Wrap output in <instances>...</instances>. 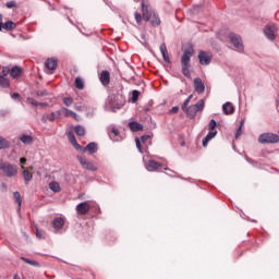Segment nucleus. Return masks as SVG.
Here are the masks:
<instances>
[{
	"instance_id": "obj_2",
	"label": "nucleus",
	"mask_w": 279,
	"mask_h": 279,
	"mask_svg": "<svg viewBox=\"0 0 279 279\" xmlns=\"http://www.w3.org/2000/svg\"><path fill=\"white\" fill-rule=\"evenodd\" d=\"M153 15L154 11H151V7L145 3V1H142V15L138 12L134 14L137 25H141V23H143V20L146 21V23L149 22Z\"/></svg>"
},
{
	"instance_id": "obj_55",
	"label": "nucleus",
	"mask_w": 279,
	"mask_h": 279,
	"mask_svg": "<svg viewBox=\"0 0 279 279\" xmlns=\"http://www.w3.org/2000/svg\"><path fill=\"white\" fill-rule=\"evenodd\" d=\"M3 31V23H0V32Z\"/></svg>"
},
{
	"instance_id": "obj_43",
	"label": "nucleus",
	"mask_w": 279,
	"mask_h": 279,
	"mask_svg": "<svg viewBox=\"0 0 279 279\" xmlns=\"http://www.w3.org/2000/svg\"><path fill=\"white\" fill-rule=\"evenodd\" d=\"M189 104H191V98L184 100L182 105V110H186V108H189Z\"/></svg>"
},
{
	"instance_id": "obj_34",
	"label": "nucleus",
	"mask_w": 279,
	"mask_h": 279,
	"mask_svg": "<svg viewBox=\"0 0 279 279\" xmlns=\"http://www.w3.org/2000/svg\"><path fill=\"white\" fill-rule=\"evenodd\" d=\"M23 175H24L25 182H32V178H34V175L29 172V170H24Z\"/></svg>"
},
{
	"instance_id": "obj_48",
	"label": "nucleus",
	"mask_w": 279,
	"mask_h": 279,
	"mask_svg": "<svg viewBox=\"0 0 279 279\" xmlns=\"http://www.w3.org/2000/svg\"><path fill=\"white\" fill-rule=\"evenodd\" d=\"M135 143H136V147L140 151H143V149L141 148V140L135 138Z\"/></svg>"
},
{
	"instance_id": "obj_41",
	"label": "nucleus",
	"mask_w": 279,
	"mask_h": 279,
	"mask_svg": "<svg viewBox=\"0 0 279 279\" xmlns=\"http://www.w3.org/2000/svg\"><path fill=\"white\" fill-rule=\"evenodd\" d=\"M36 95L37 97H47V95H49V92H47V89L37 90Z\"/></svg>"
},
{
	"instance_id": "obj_11",
	"label": "nucleus",
	"mask_w": 279,
	"mask_h": 279,
	"mask_svg": "<svg viewBox=\"0 0 279 279\" xmlns=\"http://www.w3.org/2000/svg\"><path fill=\"white\" fill-rule=\"evenodd\" d=\"M76 213H77V215H81L82 217H84L85 215H88V213H90V203L88 201L80 203L76 206Z\"/></svg>"
},
{
	"instance_id": "obj_19",
	"label": "nucleus",
	"mask_w": 279,
	"mask_h": 279,
	"mask_svg": "<svg viewBox=\"0 0 279 279\" xmlns=\"http://www.w3.org/2000/svg\"><path fill=\"white\" fill-rule=\"evenodd\" d=\"M45 66L49 71H56V69L58 68V60H56V59H48L45 62Z\"/></svg>"
},
{
	"instance_id": "obj_44",
	"label": "nucleus",
	"mask_w": 279,
	"mask_h": 279,
	"mask_svg": "<svg viewBox=\"0 0 279 279\" xmlns=\"http://www.w3.org/2000/svg\"><path fill=\"white\" fill-rule=\"evenodd\" d=\"M27 101L31 104V106H38V101H36L34 98H27Z\"/></svg>"
},
{
	"instance_id": "obj_9",
	"label": "nucleus",
	"mask_w": 279,
	"mask_h": 279,
	"mask_svg": "<svg viewBox=\"0 0 279 279\" xmlns=\"http://www.w3.org/2000/svg\"><path fill=\"white\" fill-rule=\"evenodd\" d=\"M278 32V26L276 24H269L265 27L264 33L268 40H276V33Z\"/></svg>"
},
{
	"instance_id": "obj_25",
	"label": "nucleus",
	"mask_w": 279,
	"mask_h": 279,
	"mask_svg": "<svg viewBox=\"0 0 279 279\" xmlns=\"http://www.w3.org/2000/svg\"><path fill=\"white\" fill-rule=\"evenodd\" d=\"M89 151V154H97V143L92 142L89 143L84 149L83 151Z\"/></svg>"
},
{
	"instance_id": "obj_1",
	"label": "nucleus",
	"mask_w": 279,
	"mask_h": 279,
	"mask_svg": "<svg viewBox=\"0 0 279 279\" xmlns=\"http://www.w3.org/2000/svg\"><path fill=\"white\" fill-rule=\"evenodd\" d=\"M193 46H189L181 57L182 73L183 75H185V77H189V75H191L189 69H191V58H193Z\"/></svg>"
},
{
	"instance_id": "obj_7",
	"label": "nucleus",
	"mask_w": 279,
	"mask_h": 279,
	"mask_svg": "<svg viewBox=\"0 0 279 279\" xmlns=\"http://www.w3.org/2000/svg\"><path fill=\"white\" fill-rule=\"evenodd\" d=\"M76 160H78L80 165L86 171H97V163H95L93 161H88V159H86V157L77 156Z\"/></svg>"
},
{
	"instance_id": "obj_22",
	"label": "nucleus",
	"mask_w": 279,
	"mask_h": 279,
	"mask_svg": "<svg viewBox=\"0 0 279 279\" xmlns=\"http://www.w3.org/2000/svg\"><path fill=\"white\" fill-rule=\"evenodd\" d=\"M222 110L225 114H234V106L232 105V102H226L225 105H222Z\"/></svg>"
},
{
	"instance_id": "obj_38",
	"label": "nucleus",
	"mask_w": 279,
	"mask_h": 279,
	"mask_svg": "<svg viewBox=\"0 0 279 279\" xmlns=\"http://www.w3.org/2000/svg\"><path fill=\"white\" fill-rule=\"evenodd\" d=\"M13 196L15 197V201L19 204V208H21V205L23 204V199L21 198V193L20 192H14Z\"/></svg>"
},
{
	"instance_id": "obj_45",
	"label": "nucleus",
	"mask_w": 279,
	"mask_h": 279,
	"mask_svg": "<svg viewBox=\"0 0 279 279\" xmlns=\"http://www.w3.org/2000/svg\"><path fill=\"white\" fill-rule=\"evenodd\" d=\"M7 8L9 9L16 8V2L14 1L7 2Z\"/></svg>"
},
{
	"instance_id": "obj_28",
	"label": "nucleus",
	"mask_w": 279,
	"mask_h": 279,
	"mask_svg": "<svg viewBox=\"0 0 279 279\" xmlns=\"http://www.w3.org/2000/svg\"><path fill=\"white\" fill-rule=\"evenodd\" d=\"M3 29H7V32H10L12 29H16V24L12 21H8L3 24Z\"/></svg>"
},
{
	"instance_id": "obj_18",
	"label": "nucleus",
	"mask_w": 279,
	"mask_h": 279,
	"mask_svg": "<svg viewBox=\"0 0 279 279\" xmlns=\"http://www.w3.org/2000/svg\"><path fill=\"white\" fill-rule=\"evenodd\" d=\"M108 134L111 141H114L116 143H119V141H121V133L117 129H111Z\"/></svg>"
},
{
	"instance_id": "obj_26",
	"label": "nucleus",
	"mask_w": 279,
	"mask_h": 279,
	"mask_svg": "<svg viewBox=\"0 0 279 279\" xmlns=\"http://www.w3.org/2000/svg\"><path fill=\"white\" fill-rule=\"evenodd\" d=\"M21 143H23L24 145H32L34 143V137H32L31 135H22L20 137Z\"/></svg>"
},
{
	"instance_id": "obj_56",
	"label": "nucleus",
	"mask_w": 279,
	"mask_h": 279,
	"mask_svg": "<svg viewBox=\"0 0 279 279\" xmlns=\"http://www.w3.org/2000/svg\"><path fill=\"white\" fill-rule=\"evenodd\" d=\"M0 23H3V15L0 14Z\"/></svg>"
},
{
	"instance_id": "obj_17",
	"label": "nucleus",
	"mask_w": 279,
	"mask_h": 279,
	"mask_svg": "<svg viewBox=\"0 0 279 279\" xmlns=\"http://www.w3.org/2000/svg\"><path fill=\"white\" fill-rule=\"evenodd\" d=\"M159 49H160V52L162 54V58H163L165 62L170 64L171 63V59L169 58V51L167 50V45L166 44H161Z\"/></svg>"
},
{
	"instance_id": "obj_52",
	"label": "nucleus",
	"mask_w": 279,
	"mask_h": 279,
	"mask_svg": "<svg viewBox=\"0 0 279 279\" xmlns=\"http://www.w3.org/2000/svg\"><path fill=\"white\" fill-rule=\"evenodd\" d=\"M20 162H21V165H25V162H27V159H26L25 157H22V158L20 159Z\"/></svg>"
},
{
	"instance_id": "obj_49",
	"label": "nucleus",
	"mask_w": 279,
	"mask_h": 279,
	"mask_svg": "<svg viewBox=\"0 0 279 279\" xmlns=\"http://www.w3.org/2000/svg\"><path fill=\"white\" fill-rule=\"evenodd\" d=\"M11 97L12 99H21V95L19 93H13Z\"/></svg>"
},
{
	"instance_id": "obj_12",
	"label": "nucleus",
	"mask_w": 279,
	"mask_h": 279,
	"mask_svg": "<svg viewBox=\"0 0 279 279\" xmlns=\"http://www.w3.org/2000/svg\"><path fill=\"white\" fill-rule=\"evenodd\" d=\"M57 114H63V117L69 118V117H73L74 121H80V116H77V113H75L74 111H71L70 109L66 108H61L59 111H57Z\"/></svg>"
},
{
	"instance_id": "obj_51",
	"label": "nucleus",
	"mask_w": 279,
	"mask_h": 279,
	"mask_svg": "<svg viewBox=\"0 0 279 279\" xmlns=\"http://www.w3.org/2000/svg\"><path fill=\"white\" fill-rule=\"evenodd\" d=\"M75 110H77L78 112H82V110H84V107L82 106H74Z\"/></svg>"
},
{
	"instance_id": "obj_50",
	"label": "nucleus",
	"mask_w": 279,
	"mask_h": 279,
	"mask_svg": "<svg viewBox=\"0 0 279 279\" xmlns=\"http://www.w3.org/2000/svg\"><path fill=\"white\" fill-rule=\"evenodd\" d=\"M72 145L75 149H77V151H80V149H82V145L77 144V142H76V144H72Z\"/></svg>"
},
{
	"instance_id": "obj_13",
	"label": "nucleus",
	"mask_w": 279,
	"mask_h": 279,
	"mask_svg": "<svg viewBox=\"0 0 279 279\" xmlns=\"http://www.w3.org/2000/svg\"><path fill=\"white\" fill-rule=\"evenodd\" d=\"M99 81L102 84V86H109L110 85V73L108 72V70H104L99 74Z\"/></svg>"
},
{
	"instance_id": "obj_3",
	"label": "nucleus",
	"mask_w": 279,
	"mask_h": 279,
	"mask_svg": "<svg viewBox=\"0 0 279 279\" xmlns=\"http://www.w3.org/2000/svg\"><path fill=\"white\" fill-rule=\"evenodd\" d=\"M0 173L4 175V178H14L17 175L19 169L12 163L4 162L0 163Z\"/></svg>"
},
{
	"instance_id": "obj_6",
	"label": "nucleus",
	"mask_w": 279,
	"mask_h": 279,
	"mask_svg": "<svg viewBox=\"0 0 279 279\" xmlns=\"http://www.w3.org/2000/svg\"><path fill=\"white\" fill-rule=\"evenodd\" d=\"M208 128H209V132L203 138V147H208V143H210V141H213V138L217 136V130H215V128H217V121L210 120Z\"/></svg>"
},
{
	"instance_id": "obj_5",
	"label": "nucleus",
	"mask_w": 279,
	"mask_h": 279,
	"mask_svg": "<svg viewBox=\"0 0 279 279\" xmlns=\"http://www.w3.org/2000/svg\"><path fill=\"white\" fill-rule=\"evenodd\" d=\"M258 143H260V145H275L279 143V135L276 133H263L258 137Z\"/></svg>"
},
{
	"instance_id": "obj_4",
	"label": "nucleus",
	"mask_w": 279,
	"mask_h": 279,
	"mask_svg": "<svg viewBox=\"0 0 279 279\" xmlns=\"http://www.w3.org/2000/svg\"><path fill=\"white\" fill-rule=\"evenodd\" d=\"M205 108L204 100H198L195 105H192L184 110L190 119H195L198 112H202Z\"/></svg>"
},
{
	"instance_id": "obj_14",
	"label": "nucleus",
	"mask_w": 279,
	"mask_h": 279,
	"mask_svg": "<svg viewBox=\"0 0 279 279\" xmlns=\"http://www.w3.org/2000/svg\"><path fill=\"white\" fill-rule=\"evenodd\" d=\"M194 88L196 93L202 94L206 90V85L202 78H194Z\"/></svg>"
},
{
	"instance_id": "obj_24",
	"label": "nucleus",
	"mask_w": 279,
	"mask_h": 279,
	"mask_svg": "<svg viewBox=\"0 0 279 279\" xmlns=\"http://www.w3.org/2000/svg\"><path fill=\"white\" fill-rule=\"evenodd\" d=\"M20 260H23V263H26V265H31L32 267L40 268V263L34 259H29L27 257H21Z\"/></svg>"
},
{
	"instance_id": "obj_31",
	"label": "nucleus",
	"mask_w": 279,
	"mask_h": 279,
	"mask_svg": "<svg viewBox=\"0 0 279 279\" xmlns=\"http://www.w3.org/2000/svg\"><path fill=\"white\" fill-rule=\"evenodd\" d=\"M75 87L78 90H84V80L82 77L78 76L75 78Z\"/></svg>"
},
{
	"instance_id": "obj_46",
	"label": "nucleus",
	"mask_w": 279,
	"mask_h": 279,
	"mask_svg": "<svg viewBox=\"0 0 279 279\" xmlns=\"http://www.w3.org/2000/svg\"><path fill=\"white\" fill-rule=\"evenodd\" d=\"M179 110H180V108L173 107V108L170 110V113H171V114H178Z\"/></svg>"
},
{
	"instance_id": "obj_47",
	"label": "nucleus",
	"mask_w": 279,
	"mask_h": 279,
	"mask_svg": "<svg viewBox=\"0 0 279 279\" xmlns=\"http://www.w3.org/2000/svg\"><path fill=\"white\" fill-rule=\"evenodd\" d=\"M149 135H143L142 137H141V141H142V143H147V141H149Z\"/></svg>"
},
{
	"instance_id": "obj_54",
	"label": "nucleus",
	"mask_w": 279,
	"mask_h": 279,
	"mask_svg": "<svg viewBox=\"0 0 279 279\" xmlns=\"http://www.w3.org/2000/svg\"><path fill=\"white\" fill-rule=\"evenodd\" d=\"M38 106H41V108H45V106H47L46 102H38Z\"/></svg>"
},
{
	"instance_id": "obj_27",
	"label": "nucleus",
	"mask_w": 279,
	"mask_h": 279,
	"mask_svg": "<svg viewBox=\"0 0 279 279\" xmlns=\"http://www.w3.org/2000/svg\"><path fill=\"white\" fill-rule=\"evenodd\" d=\"M74 132H75L76 136H85L86 135V129H84V126H82V125H76L74 128Z\"/></svg>"
},
{
	"instance_id": "obj_37",
	"label": "nucleus",
	"mask_w": 279,
	"mask_h": 279,
	"mask_svg": "<svg viewBox=\"0 0 279 279\" xmlns=\"http://www.w3.org/2000/svg\"><path fill=\"white\" fill-rule=\"evenodd\" d=\"M68 138L71 145H77V140H75V135L71 132L68 133Z\"/></svg>"
},
{
	"instance_id": "obj_57",
	"label": "nucleus",
	"mask_w": 279,
	"mask_h": 279,
	"mask_svg": "<svg viewBox=\"0 0 279 279\" xmlns=\"http://www.w3.org/2000/svg\"><path fill=\"white\" fill-rule=\"evenodd\" d=\"M187 99H190V101H191V99H193V95H190V96L187 97Z\"/></svg>"
},
{
	"instance_id": "obj_8",
	"label": "nucleus",
	"mask_w": 279,
	"mask_h": 279,
	"mask_svg": "<svg viewBox=\"0 0 279 279\" xmlns=\"http://www.w3.org/2000/svg\"><path fill=\"white\" fill-rule=\"evenodd\" d=\"M230 43L235 47L236 51H243V40L241 39V36L231 33L229 34Z\"/></svg>"
},
{
	"instance_id": "obj_23",
	"label": "nucleus",
	"mask_w": 279,
	"mask_h": 279,
	"mask_svg": "<svg viewBox=\"0 0 279 279\" xmlns=\"http://www.w3.org/2000/svg\"><path fill=\"white\" fill-rule=\"evenodd\" d=\"M129 128L131 132H141L143 130V124L138 122H130Z\"/></svg>"
},
{
	"instance_id": "obj_53",
	"label": "nucleus",
	"mask_w": 279,
	"mask_h": 279,
	"mask_svg": "<svg viewBox=\"0 0 279 279\" xmlns=\"http://www.w3.org/2000/svg\"><path fill=\"white\" fill-rule=\"evenodd\" d=\"M3 191H8V185L5 183H2Z\"/></svg>"
},
{
	"instance_id": "obj_33",
	"label": "nucleus",
	"mask_w": 279,
	"mask_h": 279,
	"mask_svg": "<svg viewBox=\"0 0 279 279\" xmlns=\"http://www.w3.org/2000/svg\"><path fill=\"white\" fill-rule=\"evenodd\" d=\"M44 123H47L48 121H56V113L46 114L43 117Z\"/></svg>"
},
{
	"instance_id": "obj_10",
	"label": "nucleus",
	"mask_w": 279,
	"mask_h": 279,
	"mask_svg": "<svg viewBox=\"0 0 279 279\" xmlns=\"http://www.w3.org/2000/svg\"><path fill=\"white\" fill-rule=\"evenodd\" d=\"M198 60H199V64H202L203 66H208V64H210V62L213 61V53L206 52V51H199Z\"/></svg>"
},
{
	"instance_id": "obj_20",
	"label": "nucleus",
	"mask_w": 279,
	"mask_h": 279,
	"mask_svg": "<svg viewBox=\"0 0 279 279\" xmlns=\"http://www.w3.org/2000/svg\"><path fill=\"white\" fill-rule=\"evenodd\" d=\"M150 25L153 27H159L161 21H160V16L158 15V13L153 12V15L150 16Z\"/></svg>"
},
{
	"instance_id": "obj_29",
	"label": "nucleus",
	"mask_w": 279,
	"mask_h": 279,
	"mask_svg": "<svg viewBox=\"0 0 279 279\" xmlns=\"http://www.w3.org/2000/svg\"><path fill=\"white\" fill-rule=\"evenodd\" d=\"M0 87L1 88H10V78L0 76Z\"/></svg>"
},
{
	"instance_id": "obj_15",
	"label": "nucleus",
	"mask_w": 279,
	"mask_h": 279,
	"mask_svg": "<svg viewBox=\"0 0 279 279\" xmlns=\"http://www.w3.org/2000/svg\"><path fill=\"white\" fill-rule=\"evenodd\" d=\"M160 167H162V163H160L154 159L148 160V162L146 163L147 171H156V170L160 169Z\"/></svg>"
},
{
	"instance_id": "obj_21",
	"label": "nucleus",
	"mask_w": 279,
	"mask_h": 279,
	"mask_svg": "<svg viewBox=\"0 0 279 279\" xmlns=\"http://www.w3.org/2000/svg\"><path fill=\"white\" fill-rule=\"evenodd\" d=\"M52 226L54 228V230H62V228H64V220L63 218H54L52 221Z\"/></svg>"
},
{
	"instance_id": "obj_32",
	"label": "nucleus",
	"mask_w": 279,
	"mask_h": 279,
	"mask_svg": "<svg viewBox=\"0 0 279 279\" xmlns=\"http://www.w3.org/2000/svg\"><path fill=\"white\" fill-rule=\"evenodd\" d=\"M10 142L3 137H0V149H8Z\"/></svg>"
},
{
	"instance_id": "obj_40",
	"label": "nucleus",
	"mask_w": 279,
	"mask_h": 279,
	"mask_svg": "<svg viewBox=\"0 0 279 279\" xmlns=\"http://www.w3.org/2000/svg\"><path fill=\"white\" fill-rule=\"evenodd\" d=\"M63 104L69 108V106H73V99L71 97L63 98Z\"/></svg>"
},
{
	"instance_id": "obj_35",
	"label": "nucleus",
	"mask_w": 279,
	"mask_h": 279,
	"mask_svg": "<svg viewBox=\"0 0 279 279\" xmlns=\"http://www.w3.org/2000/svg\"><path fill=\"white\" fill-rule=\"evenodd\" d=\"M138 97H141V92L138 90H133L132 92V102L136 104L138 101Z\"/></svg>"
},
{
	"instance_id": "obj_16",
	"label": "nucleus",
	"mask_w": 279,
	"mask_h": 279,
	"mask_svg": "<svg viewBox=\"0 0 279 279\" xmlns=\"http://www.w3.org/2000/svg\"><path fill=\"white\" fill-rule=\"evenodd\" d=\"M21 75H23V68L19 65H14L13 68H11L10 76L13 80H17V77H21Z\"/></svg>"
},
{
	"instance_id": "obj_39",
	"label": "nucleus",
	"mask_w": 279,
	"mask_h": 279,
	"mask_svg": "<svg viewBox=\"0 0 279 279\" xmlns=\"http://www.w3.org/2000/svg\"><path fill=\"white\" fill-rule=\"evenodd\" d=\"M244 124H245V121L242 120L241 123H240V126H239V129H238V131L235 133V138H239V136H241V134H242L241 130H243V125Z\"/></svg>"
},
{
	"instance_id": "obj_30",
	"label": "nucleus",
	"mask_w": 279,
	"mask_h": 279,
	"mask_svg": "<svg viewBox=\"0 0 279 279\" xmlns=\"http://www.w3.org/2000/svg\"><path fill=\"white\" fill-rule=\"evenodd\" d=\"M50 191H53V193H60V183L59 182H50L49 183Z\"/></svg>"
},
{
	"instance_id": "obj_36",
	"label": "nucleus",
	"mask_w": 279,
	"mask_h": 279,
	"mask_svg": "<svg viewBox=\"0 0 279 279\" xmlns=\"http://www.w3.org/2000/svg\"><path fill=\"white\" fill-rule=\"evenodd\" d=\"M11 69L9 66H3L0 76L1 77H8L10 75Z\"/></svg>"
},
{
	"instance_id": "obj_42",
	"label": "nucleus",
	"mask_w": 279,
	"mask_h": 279,
	"mask_svg": "<svg viewBox=\"0 0 279 279\" xmlns=\"http://www.w3.org/2000/svg\"><path fill=\"white\" fill-rule=\"evenodd\" d=\"M45 231H40L38 230V228H36V236L37 239H45Z\"/></svg>"
}]
</instances>
